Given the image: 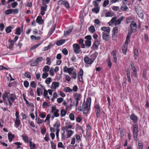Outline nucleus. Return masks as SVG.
<instances>
[{
	"instance_id": "obj_64",
	"label": "nucleus",
	"mask_w": 149,
	"mask_h": 149,
	"mask_svg": "<svg viewBox=\"0 0 149 149\" xmlns=\"http://www.w3.org/2000/svg\"><path fill=\"white\" fill-rule=\"evenodd\" d=\"M112 9L114 10V11H117L118 10L119 8V7L118 6H113L112 8Z\"/></svg>"
},
{
	"instance_id": "obj_59",
	"label": "nucleus",
	"mask_w": 149,
	"mask_h": 149,
	"mask_svg": "<svg viewBox=\"0 0 149 149\" xmlns=\"http://www.w3.org/2000/svg\"><path fill=\"white\" fill-rule=\"evenodd\" d=\"M99 11V9L98 8H94L92 9V11L93 12L97 13Z\"/></svg>"
},
{
	"instance_id": "obj_61",
	"label": "nucleus",
	"mask_w": 149,
	"mask_h": 149,
	"mask_svg": "<svg viewBox=\"0 0 149 149\" xmlns=\"http://www.w3.org/2000/svg\"><path fill=\"white\" fill-rule=\"evenodd\" d=\"M44 140L47 142H48L49 140V135L48 134H46L45 135V137L44 138Z\"/></svg>"
},
{
	"instance_id": "obj_54",
	"label": "nucleus",
	"mask_w": 149,
	"mask_h": 149,
	"mask_svg": "<svg viewBox=\"0 0 149 149\" xmlns=\"http://www.w3.org/2000/svg\"><path fill=\"white\" fill-rule=\"evenodd\" d=\"M138 148L139 149H143V144L141 142L139 141L138 143Z\"/></svg>"
},
{
	"instance_id": "obj_42",
	"label": "nucleus",
	"mask_w": 149,
	"mask_h": 149,
	"mask_svg": "<svg viewBox=\"0 0 149 149\" xmlns=\"http://www.w3.org/2000/svg\"><path fill=\"white\" fill-rule=\"evenodd\" d=\"M5 14L6 15H8L11 14L12 13V9H8L5 11Z\"/></svg>"
},
{
	"instance_id": "obj_47",
	"label": "nucleus",
	"mask_w": 149,
	"mask_h": 149,
	"mask_svg": "<svg viewBox=\"0 0 149 149\" xmlns=\"http://www.w3.org/2000/svg\"><path fill=\"white\" fill-rule=\"evenodd\" d=\"M117 19V18L116 17H113L111 19L110 21L109 22V24L111 23V24L113 23L114 22H115V21L116 20V19Z\"/></svg>"
},
{
	"instance_id": "obj_11",
	"label": "nucleus",
	"mask_w": 149,
	"mask_h": 149,
	"mask_svg": "<svg viewBox=\"0 0 149 149\" xmlns=\"http://www.w3.org/2000/svg\"><path fill=\"white\" fill-rule=\"evenodd\" d=\"M101 29L103 31L102 33H110V28L109 27H102L101 28Z\"/></svg>"
},
{
	"instance_id": "obj_44",
	"label": "nucleus",
	"mask_w": 149,
	"mask_h": 149,
	"mask_svg": "<svg viewBox=\"0 0 149 149\" xmlns=\"http://www.w3.org/2000/svg\"><path fill=\"white\" fill-rule=\"evenodd\" d=\"M130 37L128 36H127V38L125 42V44H127L128 43L130 42Z\"/></svg>"
},
{
	"instance_id": "obj_17",
	"label": "nucleus",
	"mask_w": 149,
	"mask_h": 149,
	"mask_svg": "<svg viewBox=\"0 0 149 149\" xmlns=\"http://www.w3.org/2000/svg\"><path fill=\"white\" fill-rule=\"evenodd\" d=\"M74 97L76 101H79L80 100L81 95L80 94L76 93L75 94Z\"/></svg>"
},
{
	"instance_id": "obj_14",
	"label": "nucleus",
	"mask_w": 149,
	"mask_h": 149,
	"mask_svg": "<svg viewBox=\"0 0 149 149\" xmlns=\"http://www.w3.org/2000/svg\"><path fill=\"white\" fill-rule=\"evenodd\" d=\"M59 85V83L58 82H53L52 83L51 88L52 89H54V90H56V88L58 87Z\"/></svg>"
},
{
	"instance_id": "obj_51",
	"label": "nucleus",
	"mask_w": 149,
	"mask_h": 149,
	"mask_svg": "<svg viewBox=\"0 0 149 149\" xmlns=\"http://www.w3.org/2000/svg\"><path fill=\"white\" fill-rule=\"evenodd\" d=\"M58 147L59 148H64V146H63L62 143L61 142H59L58 143Z\"/></svg>"
},
{
	"instance_id": "obj_2",
	"label": "nucleus",
	"mask_w": 149,
	"mask_h": 149,
	"mask_svg": "<svg viewBox=\"0 0 149 149\" xmlns=\"http://www.w3.org/2000/svg\"><path fill=\"white\" fill-rule=\"evenodd\" d=\"M79 110L80 111H82L84 114H87L90 109V106L86 104L85 102H83L82 107L81 106L79 107Z\"/></svg>"
},
{
	"instance_id": "obj_8",
	"label": "nucleus",
	"mask_w": 149,
	"mask_h": 149,
	"mask_svg": "<svg viewBox=\"0 0 149 149\" xmlns=\"http://www.w3.org/2000/svg\"><path fill=\"white\" fill-rule=\"evenodd\" d=\"M15 115L16 117V118L15 120V124L17 125V127H18L19 125L20 121L19 118V113L17 111H16V112Z\"/></svg>"
},
{
	"instance_id": "obj_33",
	"label": "nucleus",
	"mask_w": 149,
	"mask_h": 149,
	"mask_svg": "<svg viewBox=\"0 0 149 149\" xmlns=\"http://www.w3.org/2000/svg\"><path fill=\"white\" fill-rule=\"evenodd\" d=\"M127 50V47L125 45H124L123 47H122V51L123 53L125 55L126 54Z\"/></svg>"
},
{
	"instance_id": "obj_39",
	"label": "nucleus",
	"mask_w": 149,
	"mask_h": 149,
	"mask_svg": "<svg viewBox=\"0 0 149 149\" xmlns=\"http://www.w3.org/2000/svg\"><path fill=\"white\" fill-rule=\"evenodd\" d=\"M64 91L66 92H71L72 91V90L70 89L69 87H66L64 88Z\"/></svg>"
},
{
	"instance_id": "obj_36",
	"label": "nucleus",
	"mask_w": 149,
	"mask_h": 149,
	"mask_svg": "<svg viewBox=\"0 0 149 149\" xmlns=\"http://www.w3.org/2000/svg\"><path fill=\"white\" fill-rule=\"evenodd\" d=\"M61 140H64L66 139V136L65 135V130H64L63 133H61Z\"/></svg>"
},
{
	"instance_id": "obj_43",
	"label": "nucleus",
	"mask_w": 149,
	"mask_h": 149,
	"mask_svg": "<svg viewBox=\"0 0 149 149\" xmlns=\"http://www.w3.org/2000/svg\"><path fill=\"white\" fill-rule=\"evenodd\" d=\"M31 39H35V40H39L40 39V37L38 36L37 37H36V36L33 35H32L31 36Z\"/></svg>"
},
{
	"instance_id": "obj_23",
	"label": "nucleus",
	"mask_w": 149,
	"mask_h": 149,
	"mask_svg": "<svg viewBox=\"0 0 149 149\" xmlns=\"http://www.w3.org/2000/svg\"><path fill=\"white\" fill-rule=\"evenodd\" d=\"M67 138H69L73 134L74 132L71 130H69L67 131Z\"/></svg>"
},
{
	"instance_id": "obj_3",
	"label": "nucleus",
	"mask_w": 149,
	"mask_h": 149,
	"mask_svg": "<svg viewBox=\"0 0 149 149\" xmlns=\"http://www.w3.org/2000/svg\"><path fill=\"white\" fill-rule=\"evenodd\" d=\"M133 136L134 138V140L135 141L137 140V137L138 133L139 132L138 127L136 124L133 125Z\"/></svg>"
},
{
	"instance_id": "obj_15",
	"label": "nucleus",
	"mask_w": 149,
	"mask_h": 149,
	"mask_svg": "<svg viewBox=\"0 0 149 149\" xmlns=\"http://www.w3.org/2000/svg\"><path fill=\"white\" fill-rule=\"evenodd\" d=\"M36 22L39 24H41L43 23V20L42 19V17L39 16L37 17L36 19Z\"/></svg>"
},
{
	"instance_id": "obj_19",
	"label": "nucleus",
	"mask_w": 149,
	"mask_h": 149,
	"mask_svg": "<svg viewBox=\"0 0 149 149\" xmlns=\"http://www.w3.org/2000/svg\"><path fill=\"white\" fill-rule=\"evenodd\" d=\"M99 44V42L97 40H95L94 42L93 43V47H94L95 48L97 49Z\"/></svg>"
},
{
	"instance_id": "obj_41",
	"label": "nucleus",
	"mask_w": 149,
	"mask_h": 149,
	"mask_svg": "<svg viewBox=\"0 0 149 149\" xmlns=\"http://www.w3.org/2000/svg\"><path fill=\"white\" fill-rule=\"evenodd\" d=\"M71 78L73 79H75L76 78V72L74 71L73 72L72 74H71Z\"/></svg>"
},
{
	"instance_id": "obj_45",
	"label": "nucleus",
	"mask_w": 149,
	"mask_h": 149,
	"mask_svg": "<svg viewBox=\"0 0 149 149\" xmlns=\"http://www.w3.org/2000/svg\"><path fill=\"white\" fill-rule=\"evenodd\" d=\"M73 68H68V70L67 71L69 74L71 75L72 74V72L73 71Z\"/></svg>"
},
{
	"instance_id": "obj_40",
	"label": "nucleus",
	"mask_w": 149,
	"mask_h": 149,
	"mask_svg": "<svg viewBox=\"0 0 149 149\" xmlns=\"http://www.w3.org/2000/svg\"><path fill=\"white\" fill-rule=\"evenodd\" d=\"M66 113V112L63 109L61 110V117H62L65 116Z\"/></svg>"
},
{
	"instance_id": "obj_29",
	"label": "nucleus",
	"mask_w": 149,
	"mask_h": 149,
	"mask_svg": "<svg viewBox=\"0 0 149 149\" xmlns=\"http://www.w3.org/2000/svg\"><path fill=\"white\" fill-rule=\"evenodd\" d=\"M29 62L30 63V65L31 66H37L38 65V63L36 61H30Z\"/></svg>"
},
{
	"instance_id": "obj_24",
	"label": "nucleus",
	"mask_w": 149,
	"mask_h": 149,
	"mask_svg": "<svg viewBox=\"0 0 149 149\" xmlns=\"http://www.w3.org/2000/svg\"><path fill=\"white\" fill-rule=\"evenodd\" d=\"M85 43L86 45L88 47H89L91 45V40H87L85 41Z\"/></svg>"
},
{
	"instance_id": "obj_22",
	"label": "nucleus",
	"mask_w": 149,
	"mask_h": 149,
	"mask_svg": "<svg viewBox=\"0 0 149 149\" xmlns=\"http://www.w3.org/2000/svg\"><path fill=\"white\" fill-rule=\"evenodd\" d=\"M65 42V40L64 39H62L56 42V44L58 46L61 45L63 44Z\"/></svg>"
},
{
	"instance_id": "obj_56",
	"label": "nucleus",
	"mask_w": 149,
	"mask_h": 149,
	"mask_svg": "<svg viewBox=\"0 0 149 149\" xmlns=\"http://www.w3.org/2000/svg\"><path fill=\"white\" fill-rule=\"evenodd\" d=\"M49 74L51 76H53L54 74L53 69L52 68H51L49 71Z\"/></svg>"
},
{
	"instance_id": "obj_62",
	"label": "nucleus",
	"mask_w": 149,
	"mask_h": 149,
	"mask_svg": "<svg viewBox=\"0 0 149 149\" xmlns=\"http://www.w3.org/2000/svg\"><path fill=\"white\" fill-rule=\"evenodd\" d=\"M24 76L26 77L30 78H31V76L29 74L28 72H26L25 73Z\"/></svg>"
},
{
	"instance_id": "obj_30",
	"label": "nucleus",
	"mask_w": 149,
	"mask_h": 149,
	"mask_svg": "<svg viewBox=\"0 0 149 149\" xmlns=\"http://www.w3.org/2000/svg\"><path fill=\"white\" fill-rule=\"evenodd\" d=\"M13 28L11 26H8L6 29V33H9L11 31V29Z\"/></svg>"
},
{
	"instance_id": "obj_32",
	"label": "nucleus",
	"mask_w": 149,
	"mask_h": 149,
	"mask_svg": "<svg viewBox=\"0 0 149 149\" xmlns=\"http://www.w3.org/2000/svg\"><path fill=\"white\" fill-rule=\"evenodd\" d=\"M42 43V42L41 44L36 45H33L30 48V50L32 51V50H33V49H35L37 47H38L40 45H41V44Z\"/></svg>"
},
{
	"instance_id": "obj_31",
	"label": "nucleus",
	"mask_w": 149,
	"mask_h": 149,
	"mask_svg": "<svg viewBox=\"0 0 149 149\" xmlns=\"http://www.w3.org/2000/svg\"><path fill=\"white\" fill-rule=\"evenodd\" d=\"M29 145L31 149H35L36 145L34 143L30 141L29 143Z\"/></svg>"
},
{
	"instance_id": "obj_37",
	"label": "nucleus",
	"mask_w": 149,
	"mask_h": 149,
	"mask_svg": "<svg viewBox=\"0 0 149 149\" xmlns=\"http://www.w3.org/2000/svg\"><path fill=\"white\" fill-rule=\"evenodd\" d=\"M21 29L20 27H18L16 29L15 34L17 35H19L21 34Z\"/></svg>"
},
{
	"instance_id": "obj_55",
	"label": "nucleus",
	"mask_w": 149,
	"mask_h": 149,
	"mask_svg": "<svg viewBox=\"0 0 149 149\" xmlns=\"http://www.w3.org/2000/svg\"><path fill=\"white\" fill-rule=\"evenodd\" d=\"M109 3V0H105L103 3V6L105 7Z\"/></svg>"
},
{
	"instance_id": "obj_49",
	"label": "nucleus",
	"mask_w": 149,
	"mask_h": 149,
	"mask_svg": "<svg viewBox=\"0 0 149 149\" xmlns=\"http://www.w3.org/2000/svg\"><path fill=\"white\" fill-rule=\"evenodd\" d=\"M51 81V79L50 77H48L46 79L45 83L47 84H49Z\"/></svg>"
},
{
	"instance_id": "obj_7",
	"label": "nucleus",
	"mask_w": 149,
	"mask_h": 149,
	"mask_svg": "<svg viewBox=\"0 0 149 149\" xmlns=\"http://www.w3.org/2000/svg\"><path fill=\"white\" fill-rule=\"evenodd\" d=\"M131 29L132 31L133 32H135L136 29V24L134 21H132L130 24Z\"/></svg>"
},
{
	"instance_id": "obj_27",
	"label": "nucleus",
	"mask_w": 149,
	"mask_h": 149,
	"mask_svg": "<svg viewBox=\"0 0 149 149\" xmlns=\"http://www.w3.org/2000/svg\"><path fill=\"white\" fill-rule=\"evenodd\" d=\"M128 8L127 6L124 4H123L120 7V9L122 11H126Z\"/></svg>"
},
{
	"instance_id": "obj_25",
	"label": "nucleus",
	"mask_w": 149,
	"mask_h": 149,
	"mask_svg": "<svg viewBox=\"0 0 149 149\" xmlns=\"http://www.w3.org/2000/svg\"><path fill=\"white\" fill-rule=\"evenodd\" d=\"M23 140L26 143H28L29 142V139L28 136L26 135H23L22 136Z\"/></svg>"
},
{
	"instance_id": "obj_28",
	"label": "nucleus",
	"mask_w": 149,
	"mask_h": 149,
	"mask_svg": "<svg viewBox=\"0 0 149 149\" xmlns=\"http://www.w3.org/2000/svg\"><path fill=\"white\" fill-rule=\"evenodd\" d=\"M88 29L89 31L91 33H93L95 31V29L93 26H90Z\"/></svg>"
},
{
	"instance_id": "obj_48",
	"label": "nucleus",
	"mask_w": 149,
	"mask_h": 149,
	"mask_svg": "<svg viewBox=\"0 0 149 149\" xmlns=\"http://www.w3.org/2000/svg\"><path fill=\"white\" fill-rule=\"evenodd\" d=\"M19 12L18 9H12V13L13 14L15 15V14Z\"/></svg>"
},
{
	"instance_id": "obj_50",
	"label": "nucleus",
	"mask_w": 149,
	"mask_h": 149,
	"mask_svg": "<svg viewBox=\"0 0 149 149\" xmlns=\"http://www.w3.org/2000/svg\"><path fill=\"white\" fill-rule=\"evenodd\" d=\"M51 59L49 57H47L46 58L47 62L46 64L50 65L51 64Z\"/></svg>"
},
{
	"instance_id": "obj_20",
	"label": "nucleus",
	"mask_w": 149,
	"mask_h": 149,
	"mask_svg": "<svg viewBox=\"0 0 149 149\" xmlns=\"http://www.w3.org/2000/svg\"><path fill=\"white\" fill-rule=\"evenodd\" d=\"M130 118L134 122H136L137 121L138 118L134 114H132L130 116Z\"/></svg>"
},
{
	"instance_id": "obj_26",
	"label": "nucleus",
	"mask_w": 149,
	"mask_h": 149,
	"mask_svg": "<svg viewBox=\"0 0 149 149\" xmlns=\"http://www.w3.org/2000/svg\"><path fill=\"white\" fill-rule=\"evenodd\" d=\"M42 6L41 8V10L46 11L47 7V6L44 3H42Z\"/></svg>"
},
{
	"instance_id": "obj_10",
	"label": "nucleus",
	"mask_w": 149,
	"mask_h": 149,
	"mask_svg": "<svg viewBox=\"0 0 149 149\" xmlns=\"http://www.w3.org/2000/svg\"><path fill=\"white\" fill-rule=\"evenodd\" d=\"M102 34L103 40H104L105 41H108L110 39L109 33H103Z\"/></svg>"
},
{
	"instance_id": "obj_12",
	"label": "nucleus",
	"mask_w": 149,
	"mask_h": 149,
	"mask_svg": "<svg viewBox=\"0 0 149 149\" xmlns=\"http://www.w3.org/2000/svg\"><path fill=\"white\" fill-rule=\"evenodd\" d=\"M136 11L140 17L141 18L143 17V15L142 10L140 9L137 8L136 9Z\"/></svg>"
},
{
	"instance_id": "obj_9",
	"label": "nucleus",
	"mask_w": 149,
	"mask_h": 149,
	"mask_svg": "<svg viewBox=\"0 0 149 149\" xmlns=\"http://www.w3.org/2000/svg\"><path fill=\"white\" fill-rule=\"evenodd\" d=\"M111 54L113 56V61L115 63H116L117 57H116V50H113L111 53Z\"/></svg>"
},
{
	"instance_id": "obj_46",
	"label": "nucleus",
	"mask_w": 149,
	"mask_h": 149,
	"mask_svg": "<svg viewBox=\"0 0 149 149\" xmlns=\"http://www.w3.org/2000/svg\"><path fill=\"white\" fill-rule=\"evenodd\" d=\"M66 1L65 0H60L58 1V3L59 5L63 4L64 5V3H65Z\"/></svg>"
},
{
	"instance_id": "obj_63",
	"label": "nucleus",
	"mask_w": 149,
	"mask_h": 149,
	"mask_svg": "<svg viewBox=\"0 0 149 149\" xmlns=\"http://www.w3.org/2000/svg\"><path fill=\"white\" fill-rule=\"evenodd\" d=\"M17 3L16 2H13L11 4V6L13 8H15L17 5Z\"/></svg>"
},
{
	"instance_id": "obj_5",
	"label": "nucleus",
	"mask_w": 149,
	"mask_h": 149,
	"mask_svg": "<svg viewBox=\"0 0 149 149\" xmlns=\"http://www.w3.org/2000/svg\"><path fill=\"white\" fill-rule=\"evenodd\" d=\"M51 112L53 113V115L55 117H58L59 116V114L58 113L59 110L56 109L55 106L52 107L51 108Z\"/></svg>"
},
{
	"instance_id": "obj_52",
	"label": "nucleus",
	"mask_w": 149,
	"mask_h": 149,
	"mask_svg": "<svg viewBox=\"0 0 149 149\" xmlns=\"http://www.w3.org/2000/svg\"><path fill=\"white\" fill-rule=\"evenodd\" d=\"M48 75V74L47 72L43 73L42 75V78L45 79L46 78Z\"/></svg>"
},
{
	"instance_id": "obj_34",
	"label": "nucleus",
	"mask_w": 149,
	"mask_h": 149,
	"mask_svg": "<svg viewBox=\"0 0 149 149\" xmlns=\"http://www.w3.org/2000/svg\"><path fill=\"white\" fill-rule=\"evenodd\" d=\"M37 95L38 96H40V93H41V94H42V90L39 88H38L37 89Z\"/></svg>"
},
{
	"instance_id": "obj_21",
	"label": "nucleus",
	"mask_w": 149,
	"mask_h": 149,
	"mask_svg": "<svg viewBox=\"0 0 149 149\" xmlns=\"http://www.w3.org/2000/svg\"><path fill=\"white\" fill-rule=\"evenodd\" d=\"M8 137L9 142H11L13 138H14V135L11 133H9L8 134Z\"/></svg>"
},
{
	"instance_id": "obj_13",
	"label": "nucleus",
	"mask_w": 149,
	"mask_h": 149,
	"mask_svg": "<svg viewBox=\"0 0 149 149\" xmlns=\"http://www.w3.org/2000/svg\"><path fill=\"white\" fill-rule=\"evenodd\" d=\"M84 61L86 63L90 65L93 62V61L88 56L85 57L84 58Z\"/></svg>"
},
{
	"instance_id": "obj_57",
	"label": "nucleus",
	"mask_w": 149,
	"mask_h": 149,
	"mask_svg": "<svg viewBox=\"0 0 149 149\" xmlns=\"http://www.w3.org/2000/svg\"><path fill=\"white\" fill-rule=\"evenodd\" d=\"M60 131V130L59 129H57L56 130V136L57 137V139L58 141H59V132Z\"/></svg>"
},
{
	"instance_id": "obj_4",
	"label": "nucleus",
	"mask_w": 149,
	"mask_h": 149,
	"mask_svg": "<svg viewBox=\"0 0 149 149\" xmlns=\"http://www.w3.org/2000/svg\"><path fill=\"white\" fill-rule=\"evenodd\" d=\"M74 48V51L76 54L80 53L81 50L80 49V46L77 43L74 44L73 45Z\"/></svg>"
},
{
	"instance_id": "obj_1",
	"label": "nucleus",
	"mask_w": 149,
	"mask_h": 149,
	"mask_svg": "<svg viewBox=\"0 0 149 149\" xmlns=\"http://www.w3.org/2000/svg\"><path fill=\"white\" fill-rule=\"evenodd\" d=\"M2 98L3 102L7 101L6 98H7L10 107L13 105V103L15 101L16 96L14 94H10L9 92H5L3 93Z\"/></svg>"
},
{
	"instance_id": "obj_60",
	"label": "nucleus",
	"mask_w": 149,
	"mask_h": 149,
	"mask_svg": "<svg viewBox=\"0 0 149 149\" xmlns=\"http://www.w3.org/2000/svg\"><path fill=\"white\" fill-rule=\"evenodd\" d=\"M125 71L127 73V77H130V71L128 69H126L125 70Z\"/></svg>"
},
{
	"instance_id": "obj_58",
	"label": "nucleus",
	"mask_w": 149,
	"mask_h": 149,
	"mask_svg": "<svg viewBox=\"0 0 149 149\" xmlns=\"http://www.w3.org/2000/svg\"><path fill=\"white\" fill-rule=\"evenodd\" d=\"M5 27V26L4 24L3 23H1L0 24V31H3Z\"/></svg>"
},
{
	"instance_id": "obj_35",
	"label": "nucleus",
	"mask_w": 149,
	"mask_h": 149,
	"mask_svg": "<svg viewBox=\"0 0 149 149\" xmlns=\"http://www.w3.org/2000/svg\"><path fill=\"white\" fill-rule=\"evenodd\" d=\"M49 69V67L47 65L45 66L43 68V71L45 72H48Z\"/></svg>"
},
{
	"instance_id": "obj_18",
	"label": "nucleus",
	"mask_w": 149,
	"mask_h": 149,
	"mask_svg": "<svg viewBox=\"0 0 149 149\" xmlns=\"http://www.w3.org/2000/svg\"><path fill=\"white\" fill-rule=\"evenodd\" d=\"M124 18L123 16L121 17L119 19L116 20L115 22V25H118L120 24Z\"/></svg>"
},
{
	"instance_id": "obj_38",
	"label": "nucleus",
	"mask_w": 149,
	"mask_h": 149,
	"mask_svg": "<svg viewBox=\"0 0 149 149\" xmlns=\"http://www.w3.org/2000/svg\"><path fill=\"white\" fill-rule=\"evenodd\" d=\"M72 32V29H70L67 31L64 32V36H66L69 35Z\"/></svg>"
},
{
	"instance_id": "obj_53",
	"label": "nucleus",
	"mask_w": 149,
	"mask_h": 149,
	"mask_svg": "<svg viewBox=\"0 0 149 149\" xmlns=\"http://www.w3.org/2000/svg\"><path fill=\"white\" fill-rule=\"evenodd\" d=\"M62 52L65 55H66L68 54V51L65 48L63 49L62 51Z\"/></svg>"
},
{
	"instance_id": "obj_6",
	"label": "nucleus",
	"mask_w": 149,
	"mask_h": 149,
	"mask_svg": "<svg viewBox=\"0 0 149 149\" xmlns=\"http://www.w3.org/2000/svg\"><path fill=\"white\" fill-rule=\"evenodd\" d=\"M95 111L97 118H98L100 116V108L98 104H96L95 106Z\"/></svg>"
},
{
	"instance_id": "obj_16",
	"label": "nucleus",
	"mask_w": 149,
	"mask_h": 149,
	"mask_svg": "<svg viewBox=\"0 0 149 149\" xmlns=\"http://www.w3.org/2000/svg\"><path fill=\"white\" fill-rule=\"evenodd\" d=\"M118 28L117 27L113 28V30L112 37H116L118 33Z\"/></svg>"
}]
</instances>
